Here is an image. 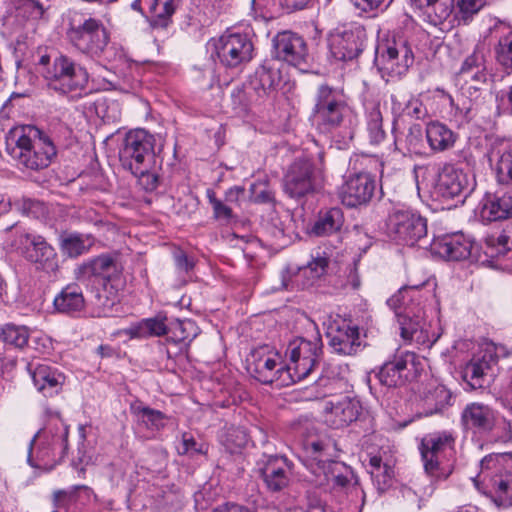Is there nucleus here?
<instances>
[{
	"label": "nucleus",
	"instance_id": "39",
	"mask_svg": "<svg viewBox=\"0 0 512 512\" xmlns=\"http://www.w3.org/2000/svg\"><path fill=\"white\" fill-rule=\"evenodd\" d=\"M94 243L91 235L69 233L61 236L60 248L70 258H76L90 250Z\"/></svg>",
	"mask_w": 512,
	"mask_h": 512
},
{
	"label": "nucleus",
	"instance_id": "36",
	"mask_svg": "<svg viewBox=\"0 0 512 512\" xmlns=\"http://www.w3.org/2000/svg\"><path fill=\"white\" fill-rule=\"evenodd\" d=\"M394 143L397 150L409 154H421L423 148V131L418 123L411 124L406 132H397L393 127Z\"/></svg>",
	"mask_w": 512,
	"mask_h": 512
},
{
	"label": "nucleus",
	"instance_id": "32",
	"mask_svg": "<svg viewBox=\"0 0 512 512\" xmlns=\"http://www.w3.org/2000/svg\"><path fill=\"white\" fill-rule=\"evenodd\" d=\"M279 80L280 77L277 70L261 66L255 71L248 83L249 92H253L256 96L255 100L260 101L262 104L269 97L270 93L275 90Z\"/></svg>",
	"mask_w": 512,
	"mask_h": 512
},
{
	"label": "nucleus",
	"instance_id": "43",
	"mask_svg": "<svg viewBox=\"0 0 512 512\" xmlns=\"http://www.w3.org/2000/svg\"><path fill=\"white\" fill-rule=\"evenodd\" d=\"M169 327L164 320L158 318H148L139 322L137 325L126 329V334L132 338H147L151 336H162L168 334Z\"/></svg>",
	"mask_w": 512,
	"mask_h": 512
},
{
	"label": "nucleus",
	"instance_id": "33",
	"mask_svg": "<svg viewBox=\"0 0 512 512\" xmlns=\"http://www.w3.org/2000/svg\"><path fill=\"white\" fill-rule=\"evenodd\" d=\"M426 139L434 152H444L454 147L458 135L445 124L432 121L426 126Z\"/></svg>",
	"mask_w": 512,
	"mask_h": 512
},
{
	"label": "nucleus",
	"instance_id": "61",
	"mask_svg": "<svg viewBox=\"0 0 512 512\" xmlns=\"http://www.w3.org/2000/svg\"><path fill=\"white\" fill-rule=\"evenodd\" d=\"M133 175L138 178L140 184L147 191H153L158 186L159 179L158 174L156 172V166L152 169H147V171H144V173L142 174Z\"/></svg>",
	"mask_w": 512,
	"mask_h": 512
},
{
	"label": "nucleus",
	"instance_id": "53",
	"mask_svg": "<svg viewBox=\"0 0 512 512\" xmlns=\"http://www.w3.org/2000/svg\"><path fill=\"white\" fill-rule=\"evenodd\" d=\"M206 194L213 209V216L216 220L229 224L235 219L233 210L227 202L224 203L222 200L218 199L215 192L211 189H208Z\"/></svg>",
	"mask_w": 512,
	"mask_h": 512
},
{
	"label": "nucleus",
	"instance_id": "28",
	"mask_svg": "<svg viewBox=\"0 0 512 512\" xmlns=\"http://www.w3.org/2000/svg\"><path fill=\"white\" fill-rule=\"evenodd\" d=\"M68 434L69 429L66 424L62 422L61 419H56L54 424H50L49 428L45 430H39L34 437L31 439L28 449V463L32 467H37L38 464L34 462L32 457L34 444L38 439L43 435L44 439L48 445H51L56 450H58L59 458H63L68 449Z\"/></svg>",
	"mask_w": 512,
	"mask_h": 512
},
{
	"label": "nucleus",
	"instance_id": "24",
	"mask_svg": "<svg viewBox=\"0 0 512 512\" xmlns=\"http://www.w3.org/2000/svg\"><path fill=\"white\" fill-rule=\"evenodd\" d=\"M360 409L359 401L349 396L331 399L323 406L324 421L334 429L344 428L358 418Z\"/></svg>",
	"mask_w": 512,
	"mask_h": 512
},
{
	"label": "nucleus",
	"instance_id": "50",
	"mask_svg": "<svg viewBox=\"0 0 512 512\" xmlns=\"http://www.w3.org/2000/svg\"><path fill=\"white\" fill-rule=\"evenodd\" d=\"M495 58L507 72H512V32L501 36L495 46Z\"/></svg>",
	"mask_w": 512,
	"mask_h": 512
},
{
	"label": "nucleus",
	"instance_id": "41",
	"mask_svg": "<svg viewBox=\"0 0 512 512\" xmlns=\"http://www.w3.org/2000/svg\"><path fill=\"white\" fill-rule=\"evenodd\" d=\"M450 401V391L445 386L438 385L426 394L423 400L424 410L422 414L424 416H431L433 414L441 413L450 405Z\"/></svg>",
	"mask_w": 512,
	"mask_h": 512
},
{
	"label": "nucleus",
	"instance_id": "20",
	"mask_svg": "<svg viewBox=\"0 0 512 512\" xmlns=\"http://www.w3.org/2000/svg\"><path fill=\"white\" fill-rule=\"evenodd\" d=\"M376 182L367 172H358L347 177L340 188L339 196L344 205L357 207L370 202L374 195Z\"/></svg>",
	"mask_w": 512,
	"mask_h": 512
},
{
	"label": "nucleus",
	"instance_id": "29",
	"mask_svg": "<svg viewBox=\"0 0 512 512\" xmlns=\"http://www.w3.org/2000/svg\"><path fill=\"white\" fill-rule=\"evenodd\" d=\"M28 370L37 390L45 397L58 394L65 382V376L46 364H30Z\"/></svg>",
	"mask_w": 512,
	"mask_h": 512
},
{
	"label": "nucleus",
	"instance_id": "46",
	"mask_svg": "<svg viewBox=\"0 0 512 512\" xmlns=\"http://www.w3.org/2000/svg\"><path fill=\"white\" fill-rule=\"evenodd\" d=\"M180 0H155L152 9L154 16L151 21L153 27L165 28L170 22L171 16L174 14L179 5Z\"/></svg>",
	"mask_w": 512,
	"mask_h": 512
},
{
	"label": "nucleus",
	"instance_id": "31",
	"mask_svg": "<svg viewBox=\"0 0 512 512\" xmlns=\"http://www.w3.org/2000/svg\"><path fill=\"white\" fill-rule=\"evenodd\" d=\"M480 217L484 222L501 221L512 217V195H492L481 205Z\"/></svg>",
	"mask_w": 512,
	"mask_h": 512
},
{
	"label": "nucleus",
	"instance_id": "25",
	"mask_svg": "<svg viewBox=\"0 0 512 512\" xmlns=\"http://www.w3.org/2000/svg\"><path fill=\"white\" fill-rule=\"evenodd\" d=\"M474 246L473 240L462 232L446 234L435 239L432 250L441 258L451 261L467 259Z\"/></svg>",
	"mask_w": 512,
	"mask_h": 512
},
{
	"label": "nucleus",
	"instance_id": "35",
	"mask_svg": "<svg viewBox=\"0 0 512 512\" xmlns=\"http://www.w3.org/2000/svg\"><path fill=\"white\" fill-rule=\"evenodd\" d=\"M455 445V437L449 431L435 432L426 435L421 439L419 451L421 458L427 456H441L447 449L452 450Z\"/></svg>",
	"mask_w": 512,
	"mask_h": 512
},
{
	"label": "nucleus",
	"instance_id": "44",
	"mask_svg": "<svg viewBox=\"0 0 512 512\" xmlns=\"http://www.w3.org/2000/svg\"><path fill=\"white\" fill-rule=\"evenodd\" d=\"M366 133L371 145H379L386 137L383 116L379 105H373L366 113Z\"/></svg>",
	"mask_w": 512,
	"mask_h": 512
},
{
	"label": "nucleus",
	"instance_id": "64",
	"mask_svg": "<svg viewBox=\"0 0 512 512\" xmlns=\"http://www.w3.org/2000/svg\"><path fill=\"white\" fill-rule=\"evenodd\" d=\"M212 512H253L250 508L236 503H225L217 506Z\"/></svg>",
	"mask_w": 512,
	"mask_h": 512
},
{
	"label": "nucleus",
	"instance_id": "51",
	"mask_svg": "<svg viewBox=\"0 0 512 512\" xmlns=\"http://www.w3.org/2000/svg\"><path fill=\"white\" fill-rule=\"evenodd\" d=\"M488 49L484 44L475 46L473 52L468 55L459 70V74H466L470 70L486 69L487 66Z\"/></svg>",
	"mask_w": 512,
	"mask_h": 512
},
{
	"label": "nucleus",
	"instance_id": "21",
	"mask_svg": "<svg viewBox=\"0 0 512 512\" xmlns=\"http://www.w3.org/2000/svg\"><path fill=\"white\" fill-rule=\"evenodd\" d=\"M258 472L268 491L276 493L290 483L291 464L284 456H264L257 462Z\"/></svg>",
	"mask_w": 512,
	"mask_h": 512
},
{
	"label": "nucleus",
	"instance_id": "27",
	"mask_svg": "<svg viewBox=\"0 0 512 512\" xmlns=\"http://www.w3.org/2000/svg\"><path fill=\"white\" fill-rule=\"evenodd\" d=\"M467 184L466 174L451 164H445L438 174L434 193L443 200L453 199L462 194Z\"/></svg>",
	"mask_w": 512,
	"mask_h": 512
},
{
	"label": "nucleus",
	"instance_id": "62",
	"mask_svg": "<svg viewBox=\"0 0 512 512\" xmlns=\"http://www.w3.org/2000/svg\"><path fill=\"white\" fill-rule=\"evenodd\" d=\"M36 456L39 461L43 462L55 460L57 457L59 458L58 450L48 445L45 440H42L37 447Z\"/></svg>",
	"mask_w": 512,
	"mask_h": 512
},
{
	"label": "nucleus",
	"instance_id": "18",
	"mask_svg": "<svg viewBox=\"0 0 512 512\" xmlns=\"http://www.w3.org/2000/svg\"><path fill=\"white\" fill-rule=\"evenodd\" d=\"M215 50L221 64L235 68L252 59L254 46L247 34L226 32L218 39Z\"/></svg>",
	"mask_w": 512,
	"mask_h": 512
},
{
	"label": "nucleus",
	"instance_id": "3",
	"mask_svg": "<svg viewBox=\"0 0 512 512\" xmlns=\"http://www.w3.org/2000/svg\"><path fill=\"white\" fill-rule=\"evenodd\" d=\"M472 480L497 507H511L512 453H492L485 456L480 461V472Z\"/></svg>",
	"mask_w": 512,
	"mask_h": 512
},
{
	"label": "nucleus",
	"instance_id": "58",
	"mask_svg": "<svg viewBox=\"0 0 512 512\" xmlns=\"http://www.w3.org/2000/svg\"><path fill=\"white\" fill-rule=\"evenodd\" d=\"M459 76L465 81L467 89L474 90L476 94L487 81V68L470 70L466 74H459Z\"/></svg>",
	"mask_w": 512,
	"mask_h": 512
},
{
	"label": "nucleus",
	"instance_id": "49",
	"mask_svg": "<svg viewBox=\"0 0 512 512\" xmlns=\"http://www.w3.org/2000/svg\"><path fill=\"white\" fill-rule=\"evenodd\" d=\"M421 459L423 462L424 472L432 482L445 480L452 473L451 465L444 464L440 460V456H427V458Z\"/></svg>",
	"mask_w": 512,
	"mask_h": 512
},
{
	"label": "nucleus",
	"instance_id": "47",
	"mask_svg": "<svg viewBox=\"0 0 512 512\" xmlns=\"http://www.w3.org/2000/svg\"><path fill=\"white\" fill-rule=\"evenodd\" d=\"M495 172L503 184H512V146L499 149L496 153Z\"/></svg>",
	"mask_w": 512,
	"mask_h": 512
},
{
	"label": "nucleus",
	"instance_id": "12",
	"mask_svg": "<svg viewBox=\"0 0 512 512\" xmlns=\"http://www.w3.org/2000/svg\"><path fill=\"white\" fill-rule=\"evenodd\" d=\"M322 353V341L320 337L313 340L296 338L290 341L286 355L289 362L286 364L288 379L298 382L311 374L317 365Z\"/></svg>",
	"mask_w": 512,
	"mask_h": 512
},
{
	"label": "nucleus",
	"instance_id": "48",
	"mask_svg": "<svg viewBox=\"0 0 512 512\" xmlns=\"http://www.w3.org/2000/svg\"><path fill=\"white\" fill-rule=\"evenodd\" d=\"M253 92H249V85L237 86L231 92V103L234 110L239 113H247L253 105H261L260 101L255 100Z\"/></svg>",
	"mask_w": 512,
	"mask_h": 512
},
{
	"label": "nucleus",
	"instance_id": "8",
	"mask_svg": "<svg viewBox=\"0 0 512 512\" xmlns=\"http://www.w3.org/2000/svg\"><path fill=\"white\" fill-rule=\"evenodd\" d=\"M66 35L73 47L92 57L100 56L109 43L103 22L78 12L70 15Z\"/></svg>",
	"mask_w": 512,
	"mask_h": 512
},
{
	"label": "nucleus",
	"instance_id": "40",
	"mask_svg": "<svg viewBox=\"0 0 512 512\" xmlns=\"http://www.w3.org/2000/svg\"><path fill=\"white\" fill-rule=\"evenodd\" d=\"M30 337L29 329L24 325L5 324L0 328V341L11 349H23Z\"/></svg>",
	"mask_w": 512,
	"mask_h": 512
},
{
	"label": "nucleus",
	"instance_id": "16",
	"mask_svg": "<svg viewBox=\"0 0 512 512\" xmlns=\"http://www.w3.org/2000/svg\"><path fill=\"white\" fill-rule=\"evenodd\" d=\"M18 251L36 269L48 274L58 270V258L55 249L40 235L25 233L18 238Z\"/></svg>",
	"mask_w": 512,
	"mask_h": 512
},
{
	"label": "nucleus",
	"instance_id": "7",
	"mask_svg": "<svg viewBox=\"0 0 512 512\" xmlns=\"http://www.w3.org/2000/svg\"><path fill=\"white\" fill-rule=\"evenodd\" d=\"M39 66L43 67L41 73L48 86L59 93L78 92L87 86V70L66 55H59L52 62L48 55H43Z\"/></svg>",
	"mask_w": 512,
	"mask_h": 512
},
{
	"label": "nucleus",
	"instance_id": "2",
	"mask_svg": "<svg viewBox=\"0 0 512 512\" xmlns=\"http://www.w3.org/2000/svg\"><path fill=\"white\" fill-rule=\"evenodd\" d=\"M123 270L117 256L102 254L78 265L75 278L79 283L91 286L97 306L110 308L124 285Z\"/></svg>",
	"mask_w": 512,
	"mask_h": 512
},
{
	"label": "nucleus",
	"instance_id": "4",
	"mask_svg": "<svg viewBox=\"0 0 512 512\" xmlns=\"http://www.w3.org/2000/svg\"><path fill=\"white\" fill-rule=\"evenodd\" d=\"M8 141L14 145L11 156L27 169H44L56 156V147L51 139L33 125L13 128Z\"/></svg>",
	"mask_w": 512,
	"mask_h": 512
},
{
	"label": "nucleus",
	"instance_id": "45",
	"mask_svg": "<svg viewBox=\"0 0 512 512\" xmlns=\"http://www.w3.org/2000/svg\"><path fill=\"white\" fill-rule=\"evenodd\" d=\"M370 475L378 490L384 491L390 486L394 477V469L388 463H383L381 457L371 456L369 459Z\"/></svg>",
	"mask_w": 512,
	"mask_h": 512
},
{
	"label": "nucleus",
	"instance_id": "5",
	"mask_svg": "<svg viewBox=\"0 0 512 512\" xmlns=\"http://www.w3.org/2000/svg\"><path fill=\"white\" fill-rule=\"evenodd\" d=\"M351 113L343 89L328 84L317 88L311 119L320 133L328 134L345 126Z\"/></svg>",
	"mask_w": 512,
	"mask_h": 512
},
{
	"label": "nucleus",
	"instance_id": "57",
	"mask_svg": "<svg viewBox=\"0 0 512 512\" xmlns=\"http://www.w3.org/2000/svg\"><path fill=\"white\" fill-rule=\"evenodd\" d=\"M177 451L179 455H204L208 452V445L204 442L197 441L189 433H183L181 445L177 448Z\"/></svg>",
	"mask_w": 512,
	"mask_h": 512
},
{
	"label": "nucleus",
	"instance_id": "6",
	"mask_svg": "<svg viewBox=\"0 0 512 512\" xmlns=\"http://www.w3.org/2000/svg\"><path fill=\"white\" fill-rule=\"evenodd\" d=\"M325 181L322 154L317 159L299 157L288 167L283 177V189L291 198H302L319 191Z\"/></svg>",
	"mask_w": 512,
	"mask_h": 512
},
{
	"label": "nucleus",
	"instance_id": "1",
	"mask_svg": "<svg viewBox=\"0 0 512 512\" xmlns=\"http://www.w3.org/2000/svg\"><path fill=\"white\" fill-rule=\"evenodd\" d=\"M432 296L430 290L423 293L420 286L414 285L401 288L388 299L387 304L395 311L404 341L427 348L437 341L438 335L430 333V324L425 320V305Z\"/></svg>",
	"mask_w": 512,
	"mask_h": 512
},
{
	"label": "nucleus",
	"instance_id": "63",
	"mask_svg": "<svg viewBox=\"0 0 512 512\" xmlns=\"http://www.w3.org/2000/svg\"><path fill=\"white\" fill-rule=\"evenodd\" d=\"M354 5L365 12L373 11L381 7H386L391 0H351Z\"/></svg>",
	"mask_w": 512,
	"mask_h": 512
},
{
	"label": "nucleus",
	"instance_id": "26",
	"mask_svg": "<svg viewBox=\"0 0 512 512\" xmlns=\"http://www.w3.org/2000/svg\"><path fill=\"white\" fill-rule=\"evenodd\" d=\"M419 9L427 22L434 26L445 25L448 28L457 26L454 0H410Z\"/></svg>",
	"mask_w": 512,
	"mask_h": 512
},
{
	"label": "nucleus",
	"instance_id": "10",
	"mask_svg": "<svg viewBox=\"0 0 512 512\" xmlns=\"http://www.w3.org/2000/svg\"><path fill=\"white\" fill-rule=\"evenodd\" d=\"M387 234L394 240L413 246L427 235V219L407 207H393L386 219Z\"/></svg>",
	"mask_w": 512,
	"mask_h": 512
},
{
	"label": "nucleus",
	"instance_id": "19",
	"mask_svg": "<svg viewBox=\"0 0 512 512\" xmlns=\"http://www.w3.org/2000/svg\"><path fill=\"white\" fill-rule=\"evenodd\" d=\"M461 425L465 432L485 437L492 434L498 424L497 412L487 404L472 402L461 412Z\"/></svg>",
	"mask_w": 512,
	"mask_h": 512
},
{
	"label": "nucleus",
	"instance_id": "9",
	"mask_svg": "<svg viewBox=\"0 0 512 512\" xmlns=\"http://www.w3.org/2000/svg\"><path fill=\"white\" fill-rule=\"evenodd\" d=\"M155 137L143 129L129 131L119 149V160L132 174H142L155 167Z\"/></svg>",
	"mask_w": 512,
	"mask_h": 512
},
{
	"label": "nucleus",
	"instance_id": "15",
	"mask_svg": "<svg viewBox=\"0 0 512 512\" xmlns=\"http://www.w3.org/2000/svg\"><path fill=\"white\" fill-rule=\"evenodd\" d=\"M421 369V361L414 352L402 351L382 365L377 377L382 385L395 388L415 379Z\"/></svg>",
	"mask_w": 512,
	"mask_h": 512
},
{
	"label": "nucleus",
	"instance_id": "54",
	"mask_svg": "<svg viewBox=\"0 0 512 512\" xmlns=\"http://www.w3.org/2000/svg\"><path fill=\"white\" fill-rule=\"evenodd\" d=\"M79 490L85 491L88 495L92 492L91 489L85 485H76L70 490H57L53 493L54 507L57 509H67L71 504L76 502L77 492Z\"/></svg>",
	"mask_w": 512,
	"mask_h": 512
},
{
	"label": "nucleus",
	"instance_id": "13",
	"mask_svg": "<svg viewBox=\"0 0 512 512\" xmlns=\"http://www.w3.org/2000/svg\"><path fill=\"white\" fill-rule=\"evenodd\" d=\"M375 62L382 73L399 77L412 66L414 55L405 40L392 38L378 44Z\"/></svg>",
	"mask_w": 512,
	"mask_h": 512
},
{
	"label": "nucleus",
	"instance_id": "59",
	"mask_svg": "<svg viewBox=\"0 0 512 512\" xmlns=\"http://www.w3.org/2000/svg\"><path fill=\"white\" fill-rule=\"evenodd\" d=\"M491 243L498 247V252L505 254L512 249V225H507Z\"/></svg>",
	"mask_w": 512,
	"mask_h": 512
},
{
	"label": "nucleus",
	"instance_id": "42",
	"mask_svg": "<svg viewBox=\"0 0 512 512\" xmlns=\"http://www.w3.org/2000/svg\"><path fill=\"white\" fill-rule=\"evenodd\" d=\"M199 333V328L192 320H175L170 323L167 341L172 343H190Z\"/></svg>",
	"mask_w": 512,
	"mask_h": 512
},
{
	"label": "nucleus",
	"instance_id": "17",
	"mask_svg": "<svg viewBox=\"0 0 512 512\" xmlns=\"http://www.w3.org/2000/svg\"><path fill=\"white\" fill-rule=\"evenodd\" d=\"M280 359L278 353L269 351L267 348L256 349L247 359V369L256 380L263 384L280 381L281 384L287 385L289 379L286 366L282 365Z\"/></svg>",
	"mask_w": 512,
	"mask_h": 512
},
{
	"label": "nucleus",
	"instance_id": "34",
	"mask_svg": "<svg viewBox=\"0 0 512 512\" xmlns=\"http://www.w3.org/2000/svg\"><path fill=\"white\" fill-rule=\"evenodd\" d=\"M54 308L62 314L80 312L85 307V299L80 286L76 283L68 284L54 298Z\"/></svg>",
	"mask_w": 512,
	"mask_h": 512
},
{
	"label": "nucleus",
	"instance_id": "38",
	"mask_svg": "<svg viewBox=\"0 0 512 512\" xmlns=\"http://www.w3.org/2000/svg\"><path fill=\"white\" fill-rule=\"evenodd\" d=\"M130 411L137 421L149 430L159 431L166 424L167 416L163 412L145 406L141 402L132 403Z\"/></svg>",
	"mask_w": 512,
	"mask_h": 512
},
{
	"label": "nucleus",
	"instance_id": "56",
	"mask_svg": "<svg viewBox=\"0 0 512 512\" xmlns=\"http://www.w3.org/2000/svg\"><path fill=\"white\" fill-rule=\"evenodd\" d=\"M306 453L312 458V461L315 463H311V470L317 466L319 461H329L328 459H323V456L329 455L330 450V442L322 439L319 440H308L305 443Z\"/></svg>",
	"mask_w": 512,
	"mask_h": 512
},
{
	"label": "nucleus",
	"instance_id": "55",
	"mask_svg": "<svg viewBox=\"0 0 512 512\" xmlns=\"http://www.w3.org/2000/svg\"><path fill=\"white\" fill-rule=\"evenodd\" d=\"M483 6V0H459L455 11V17L457 18V26L461 24H467L469 20L479 12Z\"/></svg>",
	"mask_w": 512,
	"mask_h": 512
},
{
	"label": "nucleus",
	"instance_id": "37",
	"mask_svg": "<svg viewBox=\"0 0 512 512\" xmlns=\"http://www.w3.org/2000/svg\"><path fill=\"white\" fill-rule=\"evenodd\" d=\"M344 223L343 212L340 208H330L319 213L313 225L312 233L316 236H328L341 229Z\"/></svg>",
	"mask_w": 512,
	"mask_h": 512
},
{
	"label": "nucleus",
	"instance_id": "14",
	"mask_svg": "<svg viewBox=\"0 0 512 512\" xmlns=\"http://www.w3.org/2000/svg\"><path fill=\"white\" fill-rule=\"evenodd\" d=\"M366 39L365 28L358 23L339 26L330 32L328 45L336 60L349 61L359 56Z\"/></svg>",
	"mask_w": 512,
	"mask_h": 512
},
{
	"label": "nucleus",
	"instance_id": "30",
	"mask_svg": "<svg viewBox=\"0 0 512 512\" xmlns=\"http://www.w3.org/2000/svg\"><path fill=\"white\" fill-rule=\"evenodd\" d=\"M347 467L337 461H319L312 469L315 476L313 481L317 486L332 485L333 487H345L349 483L348 477L344 474Z\"/></svg>",
	"mask_w": 512,
	"mask_h": 512
},
{
	"label": "nucleus",
	"instance_id": "60",
	"mask_svg": "<svg viewBox=\"0 0 512 512\" xmlns=\"http://www.w3.org/2000/svg\"><path fill=\"white\" fill-rule=\"evenodd\" d=\"M327 266L328 258L316 257L307 264L303 271L305 275H310L311 278L318 279L326 272Z\"/></svg>",
	"mask_w": 512,
	"mask_h": 512
},
{
	"label": "nucleus",
	"instance_id": "11",
	"mask_svg": "<svg viewBox=\"0 0 512 512\" xmlns=\"http://www.w3.org/2000/svg\"><path fill=\"white\" fill-rule=\"evenodd\" d=\"M506 355L505 346L492 341L483 343L464 369V378L471 388L479 389L488 384L496 376L499 358Z\"/></svg>",
	"mask_w": 512,
	"mask_h": 512
},
{
	"label": "nucleus",
	"instance_id": "23",
	"mask_svg": "<svg viewBox=\"0 0 512 512\" xmlns=\"http://www.w3.org/2000/svg\"><path fill=\"white\" fill-rule=\"evenodd\" d=\"M326 336L332 351L339 355L351 356L361 349L359 328L344 320L333 322Z\"/></svg>",
	"mask_w": 512,
	"mask_h": 512
},
{
	"label": "nucleus",
	"instance_id": "52",
	"mask_svg": "<svg viewBox=\"0 0 512 512\" xmlns=\"http://www.w3.org/2000/svg\"><path fill=\"white\" fill-rule=\"evenodd\" d=\"M345 372L346 369H342L340 366L329 365L318 379V385L328 388V392H332L335 388H341L345 384Z\"/></svg>",
	"mask_w": 512,
	"mask_h": 512
},
{
	"label": "nucleus",
	"instance_id": "22",
	"mask_svg": "<svg viewBox=\"0 0 512 512\" xmlns=\"http://www.w3.org/2000/svg\"><path fill=\"white\" fill-rule=\"evenodd\" d=\"M274 55L278 60L304 70L307 64V46L304 39L290 31L278 33L273 40Z\"/></svg>",
	"mask_w": 512,
	"mask_h": 512
}]
</instances>
